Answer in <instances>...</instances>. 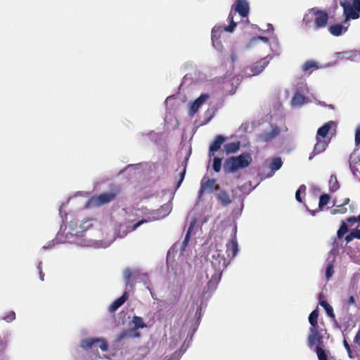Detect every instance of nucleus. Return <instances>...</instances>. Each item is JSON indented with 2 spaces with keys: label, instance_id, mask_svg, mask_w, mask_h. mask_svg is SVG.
Returning <instances> with one entry per match:
<instances>
[{
  "label": "nucleus",
  "instance_id": "4",
  "mask_svg": "<svg viewBox=\"0 0 360 360\" xmlns=\"http://www.w3.org/2000/svg\"><path fill=\"white\" fill-rule=\"evenodd\" d=\"M120 192V189L118 187H115L109 192H104L100 195L92 196L89 200V204L91 207H101L115 200Z\"/></svg>",
  "mask_w": 360,
  "mask_h": 360
},
{
  "label": "nucleus",
  "instance_id": "33",
  "mask_svg": "<svg viewBox=\"0 0 360 360\" xmlns=\"http://www.w3.org/2000/svg\"><path fill=\"white\" fill-rule=\"evenodd\" d=\"M330 200V196L328 194H322L320 195L319 202V210H323L325 205H326Z\"/></svg>",
  "mask_w": 360,
  "mask_h": 360
},
{
  "label": "nucleus",
  "instance_id": "45",
  "mask_svg": "<svg viewBox=\"0 0 360 360\" xmlns=\"http://www.w3.org/2000/svg\"><path fill=\"white\" fill-rule=\"evenodd\" d=\"M15 319V314L13 311H9L4 317V319L7 322L13 321Z\"/></svg>",
  "mask_w": 360,
  "mask_h": 360
},
{
  "label": "nucleus",
  "instance_id": "13",
  "mask_svg": "<svg viewBox=\"0 0 360 360\" xmlns=\"http://www.w3.org/2000/svg\"><path fill=\"white\" fill-rule=\"evenodd\" d=\"M316 143L314 145L313 151L309 155V160H311L315 155L323 152L326 149L329 143V141L324 139L316 138Z\"/></svg>",
  "mask_w": 360,
  "mask_h": 360
},
{
  "label": "nucleus",
  "instance_id": "1",
  "mask_svg": "<svg viewBox=\"0 0 360 360\" xmlns=\"http://www.w3.org/2000/svg\"><path fill=\"white\" fill-rule=\"evenodd\" d=\"M319 311L314 310L309 316V322L311 325L309 333L307 336V345L310 349L316 345L323 343L324 335L326 334V329L322 328L318 324Z\"/></svg>",
  "mask_w": 360,
  "mask_h": 360
},
{
  "label": "nucleus",
  "instance_id": "18",
  "mask_svg": "<svg viewBox=\"0 0 360 360\" xmlns=\"http://www.w3.org/2000/svg\"><path fill=\"white\" fill-rule=\"evenodd\" d=\"M225 141V137L222 135H218L216 136L214 141L211 143L209 148V155L211 157L214 155V153L219 150Z\"/></svg>",
  "mask_w": 360,
  "mask_h": 360
},
{
  "label": "nucleus",
  "instance_id": "44",
  "mask_svg": "<svg viewBox=\"0 0 360 360\" xmlns=\"http://www.w3.org/2000/svg\"><path fill=\"white\" fill-rule=\"evenodd\" d=\"M355 146L356 147L360 146V125L358 126L355 131Z\"/></svg>",
  "mask_w": 360,
  "mask_h": 360
},
{
  "label": "nucleus",
  "instance_id": "27",
  "mask_svg": "<svg viewBox=\"0 0 360 360\" xmlns=\"http://www.w3.org/2000/svg\"><path fill=\"white\" fill-rule=\"evenodd\" d=\"M132 323L134 324V328L132 329L134 330V333H136L135 331L137 329L146 327V325L144 323L143 319L140 316H134L132 319Z\"/></svg>",
  "mask_w": 360,
  "mask_h": 360
},
{
  "label": "nucleus",
  "instance_id": "8",
  "mask_svg": "<svg viewBox=\"0 0 360 360\" xmlns=\"http://www.w3.org/2000/svg\"><path fill=\"white\" fill-rule=\"evenodd\" d=\"M349 198H346L344 199L343 202L341 204L338 205L336 201H333V208L330 210V214L333 215L335 214H345L347 212V208L346 205H349V210L352 212L354 211L355 207L353 204H350Z\"/></svg>",
  "mask_w": 360,
  "mask_h": 360
},
{
  "label": "nucleus",
  "instance_id": "30",
  "mask_svg": "<svg viewBox=\"0 0 360 360\" xmlns=\"http://www.w3.org/2000/svg\"><path fill=\"white\" fill-rule=\"evenodd\" d=\"M320 305L324 308V309L326 310V314H328V316L330 318H332L333 319H335V314L333 312V307L328 303L327 301L326 300H322V301H320L319 302Z\"/></svg>",
  "mask_w": 360,
  "mask_h": 360
},
{
  "label": "nucleus",
  "instance_id": "20",
  "mask_svg": "<svg viewBox=\"0 0 360 360\" xmlns=\"http://www.w3.org/2000/svg\"><path fill=\"white\" fill-rule=\"evenodd\" d=\"M333 124H335V122L333 121H330L324 124L320 128H319V129L317 130L316 138L326 139L332 125Z\"/></svg>",
  "mask_w": 360,
  "mask_h": 360
},
{
  "label": "nucleus",
  "instance_id": "19",
  "mask_svg": "<svg viewBox=\"0 0 360 360\" xmlns=\"http://www.w3.org/2000/svg\"><path fill=\"white\" fill-rule=\"evenodd\" d=\"M129 294L127 292H124L122 295L115 300L109 307L108 311L110 312L115 311L118 308H120L128 299Z\"/></svg>",
  "mask_w": 360,
  "mask_h": 360
},
{
  "label": "nucleus",
  "instance_id": "34",
  "mask_svg": "<svg viewBox=\"0 0 360 360\" xmlns=\"http://www.w3.org/2000/svg\"><path fill=\"white\" fill-rule=\"evenodd\" d=\"M306 97L300 93L294 95L292 102L294 105H302L305 103Z\"/></svg>",
  "mask_w": 360,
  "mask_h": 360
},
{
  "label": "nucleus",
  "instance_id": "54",
  "mask_svg": "<svg viewBox=\"0 0 360 360\" xmlns=\"http://www.w3.org/2000/svg\"><path fill=\"white\" fill-rule=\"evenodd\" d=\"M189 240H190L189 236H186L185 238H184V240L183 241L182 245L184 247H186L188 245V243Z\"/></svg>",
  "mask_w": 360,
  "mask_h": 360
},
{
  "label": "nucleus",
  "instance_id": "43",
  "mask_svg": "<svg viewBox=\"0 0 360 360\" xmlns=\"http://www.w3.org/2000/svg\"><path fill=\"white\" fill-rule=\"evenodd\" d=\"M305 191H306V186L304 185H301L300 186V188L297 189V191H296L295 198L298 202H302V200L300 196V193H305Z\"/></svg>",
  "mask_w": 360,
  "mask_h": 360
},
{
  "label": "nucleus",
  "instance_id": "57",
  "mask_svg": "<svg viewBox=\"0 0 360 360\" xmlns=\"http://www.w3.org/2000/svg\"><path fill=\"white\" fill-rule=\"evenodd\" d=\"M309 212H311V215L314 216L316 211V210H309Z\"/></svg>",
  "mask_w": 360,
  "mask_h": 360
},
{
  "label": "nucleus",
  "instance_id": "38",
  "mask_svg": "<svg viewBox=\"0 0 360 360\" xmlns=\"http://www.w3.org/2000/svg\"><path fill=\"white\" fill-rule=\"evenodd\" d=\"M357 165H360V158H358L356 161L352 160L351 158L349 160V167L354 175H356V172L359 171Z\"/></svg>",
  "mask_w": 360,
  "mask_h": 360
},
{
  "label": "nucleus",
  "instance_id": "17",
  "mask_svg": "<svg viewBox=\"0 0 360 360\" xmlns=\"http://www.w3.org/2000/svg\"><path fill=\"white\" fill-rule=\"evenodd\" d=\"M249 5L245 0H237L235 11L242 17H246L249 13Z\"/></svg>",
  "mask_w": 360,
  "mask_h": 360
},
{
  "label": "nucleus",
  "instance_id": "36",
  "mask_svg": "<svg viewBox=\"0 0 360 360\" xmlns=\"http://www.w3.org/2000/svg\"><path fill=\"white\" fill-rule=\"evenodd\" d=\"M348 232V227L345 222L342 221L340 224V227L337 232V236L338 238H342L345 233Z\"/></svg>",
  "mask_w": 360,
  "mask_h": 360
},
{
  "label": "nucleus",
  "instance_id": "29",
  "mask_svg": "<svg viewBox=\"0 0 360 360\" xmlns=\"http://www.w3.org/2000/svg\"><path fill=\"white\" fill-rule=\"evenodd\" d=\"M93 219H86L84 220L79 225V228L81 229V231H77L75 234L79 235L80 233L84 232L86 230H88L89 228L93 226L92 221Z\"/></svg>",
  "mask_w": 360,
  "mask_h": 360
},
{
  "label": "nucleus",
  "instance_id": "3",
  "mask_svg": "<svg viewBox=\"0 0 360 360\" xmlns=\"http://www.w3.org/2000/svg\"><path fill=\"white\" fill-rule=\"evenodd\" d=\"M213 260L212 261V266L214 268L216 273L212 276L208 285L217 284L221 278V271L224 269L227 264L229 263L228 259L225 258L224 255H221V250H217V254L213 255Z\"/></svg>",
  "mask_w": 360,
  "mask_h": 360
},
{
  "label": "nucleus",
  "instance_id": "55",
  "mask_svg": "<svg viewBox=\"0 0 360 360\" xmlns=\"http://www.w3.org/2000/svg\"><path fill=\"white\" fill-rule=\"evenodd\" d=\"M354 303H355L354 297L353 296H350L347 301V304L349 305H352V304H354Z\"/></svg>",
  "mask_w": 360,
  "mask_h": 360
},
{
  "label": "nucleus",
  "instance_id": "14",
  "mask_svg": "<svg viewBox=\"0 0 360 360\" xmlns=\"http://www.w3.org/2000/svg\"><path fill=\"white\" fill-rule=\"evenodd\" d=\"M220 27H214L212 30V41L214 48L219 51H221L223 48L222 43L220 40V34L221 32Z\"/></svg>",
  "mask_w": 360,
  "mask_h": 360
},
{
  "label": "nucleus",
  "instance_id": "24",
  "mask_svg": "<svg viewBox=\"0 0 360 360\" xmlns=\"http://www.w3.org/2000/svg\"><path fill=\"white\" fill-rule=\"evenodd\" d=\"M240 141L231 142V143H226L224 146V149H225L226 154L235 153L240 149Z\"/></svg>",
  "mask_w": 360,
  "mask_h": 360
},
{
  "label": "nucleus",
  "instance_id": "39",
  "mask_svg": "<svg viewBox=\"0 0 360 360\" xmlns=\"http://www.w3.org/2000/svg\"><path fill=\"white\" fill-rule=\"evenodd\" d=\"M212 167L215 172H219L221 168V159L218 157H214L213 159Z\"/></svg>",
  "mask_w": 360,
  "mask_h": 360
},
{
  "label": "nucleus",
  "instance_id": "6",
  "mask_svg": "<svg viewBox=\"0 0 360 360\" xmlns=\"http://www.w3.org/2000/svg\"><path fill=\"white\" fill-rule=\"evenodd\" d=\"M80 345L84 349H89L94 347H99L103 352L108 349L107 342L105 340L99 338H87L82 340Z\"/></svg>",
  "mask_w": 360,
  "mask_h": 360
},
{
  "label": "nucleus",
  "instance_id": "12",
  "mask_svg": "<svg viewBox=\"0 0 360 360\" xmlns=\"http://www.w3.org/2000/svg\"><path fill=\"white\" fill-rule=\"evenodd\" d=\"M313 349H314L319 360H340L330 356V351L324 349L323 343L316 345Z\"/></svg>",
  "mask_w": 360,
  "mask_h": 360
},
{
  "label": "nucleus",
  "instance_id": "16",
  "mask_svg": "<svg viewBox=\"0 0 360 360\" xmlns=\"http://www.w3.org/2000/svg\"><path fill=\"white\" fill-rule=\"evenodd\" d=\"M238 252V245L236 238L234 237L226 244V254L229 259L235 257Z\"/></svg>",
  "mask_w": 360,
  "mask_h": 360
},
{
  "label": "nucleus",
  "instance_id": "50",
  "mask_svg": "<svg viewBox=\"0 0 360 360\" xmlns=\"http://www.w3.org/2000/svg\"><path fill=\"white\" fill-rule=\"evenodd\" d=\"M230 57H231V63H234L238 59L237 53L236 51H233L231 53Z\"/></svg>",
  "mask_w": 360,
  "mask_h": 360
},
{
  "label": "nucleus",
  "instance_id": "31",
  "mask_svg": "<svg viewBox=\"0 0 360 360\" xmlns=\"http://www.w3.org/2000/svg\"><path fill=\"white\" fill-rule=\"evenodd\" d=\"M139 337V333H136L135 335H134V330H123L122 331L120 335H118L117 337V340L119 341L126 338H128V337Z\"/></svg>",
  "mask_w": 360,
  "mask_h": 360
},
{
  "label": "nucleus",
  "instance_id": "49",
  "mask_svg": "<svg viewBox=\"0 0 360 360\" xmlns=\"http://www.w3.org/2000/svg\"><path fill=\"white\" fill-rule=\"evenodd\" d=\"M257 40H261L265 43H269V39L268 37H262V36H259V37H254L252 39V41H257Z\"/></svg>",
  "mask_w": 360,
  "mask_h": 360
},
{
  "label": "nucleus",
  "instance_id": "5",
  "mask_svg": "<svg viewBox=\"0 0 360 360\" xmlns=\"http://www.w3.org/2000/svg\"><path fill=\"white\" fill-rule=\"evenodd\" d=\"M340 5L343 8L346 20L359 18L360 0H340Z\"/></svg>",
  "mask_w": 360,
  "mask_h": 360
},
{
  "label": "nucleus",
  "instance_id": "11",
  "mask_svg": "<svg viewBox=\"0 0 360 360\" xmlns=\"http://www.w3.org/2000/svg\"><path fill=\"white\" fill-rule=\"evenodd\" d=\"M219 185L216 184V180L214 179H207L204 181L203 179L201 181L200 188L198 192L199 198H201L203 195L204 192L208 190L209 191H212L213 190H219Z\"/></svg>",
  "mask_w": 360,
  "mask_h": 360
},
{
  "label": "nucleus",
  "instance_id": "32",
  "mask_svg": "<svg viewBox=\"0 0 360 360\" xmlns=\"http://www.w3.org/2000/svg\"><path fill=\"white\" fill-rule=\"evenodd\" d=\"M283 165V162L281 158L276 157L272 159L270 163V168L272 171L278 170Z\"/></svg>",
  "mask_w": 360,
  "mask_h": 360
},
{
  "label": "nucleus",
  "instance_id": "9",
  "mask_svg": "<svg viewBox=\"0 0 360 360\" xmlns=\"http://www.w3.org/2000/svg\"><path fill=\"white\" fill-rule=\"evenodd\" d=\"M268 63L269 62L266 58H262L252 65L247 67L245 70V72L249 77L257 75L264 70Z\"/></svg>",
  "mask_w": 360,
  "mask_h": 360
},
{
  "label": "nucleus",
  "instance_id": "51",
  "mask_svg": "<svg viewBox=\"0 0 360 360\" xmlns=\"http://www.w3.org/2000/svg\"><path fill=\"white\" fill-rule=\"evenodd\" d=\"M354 341L356 344L360 345V330L356 333Z\"/></svg>",
  "mask_w": 360,
  "mask_h": 360
},
{
  "label": "nucleus",
  "instance_id": "52",
  "mask_svg": "<svg viewBox=\"0 0 360 360\" xmlns=\"http://www.w3.org/2000/svg\"><path fill=\"white\" fill-rule=\"evenodd\" d=\"M347 221L349 224H354L357 222L356 217H350L347 219Z\"/></svg>",
  "mask_w": 360,
  "mask_h": 360
},
{
  "label": "nucleus",
  "instance_id": "56",
  "mask_svg": "<svg viewBox=\"0 0 360 360\" xmlns=\"http://www.w3.org/2000/svg\"><path fill=\"white\" fill-rule=\"evenodd\" d=\"M77 226V221H71L70 223V226L72 229H74V227Z\"/></svg>",
  "mask_w": 360,
  "mask_h": 360
},
{
  "label": "nucleus",
  "instance_id": "10",
  "mask_svg": "<svg viewBox=\"0 0 360 360\" xmlns=\"http://www.w3.org/2000/svg\"><path fill=\"white\" fill-rule=\"evenodd\" d=\"M281 133L279 127L274 126L271 131H263L259 136L258 140L261 142H269L276 138Z\"/></svg>",
  "mask_w": 360,
  "mask_h": 360
},
{
  "label": "nucleus",
  "instance_id": "7",
  "mask_svg": "<svg viewBox=\"0 0 360 360\" xmlns=\"http://www.w3.org/2000/svg\"><path fill=\"white\" fill-rule=\"evenodd\" d=\"M309 13L314 16L316 27L321 28L326 26L328 20V14L326 11L313 8L310 10Z\"/></svg>",
  "mask_w": 360,
  "mask_h": 360
},
{
  "label": "nucleus",
  "instance_id": "21",
  "mask_svg": "<svg viewBox=\"0 0 360 360\" xmlns=\"http://www.w3.org/2000/svg\"><path fill=\"white\" fill-rule=\"evenodd\" d=\"M319 68V66L318 63L314 60H307L303 64L302 67V71L305 73H308L309 75H310L312 71Z\"/></svg>",
  "mask_w": 360,
  "mask_h": 360
},
{
  "label": "nucleus",
  "instance_id": "40",
  "mask_svg": "<svg viewBox=\"0 0 360 360\" xmlns=\"http://www.w3.org/2000/svg\"><path fill=\"white\" fill-rule=\"evenodd\" d=\"M124 282L126 283V285H128L130 283V278L132 276V271L131 269L129 268H127L125 269V270L124 271Z\"/></svg>",
  "mask_w": 360,
  "mask_h": 360
},
{
  "label": "nucleus",
  "instance_id": "26",
  "mask_svg": "<svg viewBox=\"0 0 360 360\" xmlns=\"http://www.w3.org/2000/svg\"><path fill=\"white\" fill-rule=\"evenodd\" d=\"M217 200L219 201V202L223 206H227V205H229L231 202V200L230 199V197H229V194L227 193V192L224 191H221L218 194Z\"/></svg>",
  "mask_w": 360,
  "mask_h": 360
},
{
  "label": "nucleus",
  "instance_id": "35",
  "mask_svg": "<svg viewBox=\"0 0 360 360\" xmlns=\"http://www.w3.org/2000/svg\"><path fill=\"white\" fill-rule=\"evenodd\" d=\"M228 20L230 22V25L224 27V30L229 32H232L236 27V22L233 21V15L232 11L230 12L228 16Z\"/></svg>",
  "mask_w": 360,
  "mask_h": 360
},
{
  "label": "nucleus",
  "instance_id": "15",
  "mask_svg": "<svg viewBox=\"0 0 360 360\" xmlns=\"http://www.w3.org/2000/svg\"><path fill=\"white\" fill-rule=\"evenodd\" d=\"M210 98L208 94H201L197 99H195L191 104L190 108V114L193 115L196 113L200 105Z\"/></svg>",
  "mask_w": 360,
  "mask_h": 360
},
{
  "label": "nucleus",
  "instance_id": "48",
  "mask_svg": "<svg viewBox=\"0 0 360 360\" xmlns=\"http://www.w3.org/2000/svg\"><path fill=\"white\" fill-rule=\"evenodd\" d=\"M41 265H42V263L41 262H39V264L37 265V269L39 270V274L40 280L41 281H44V274L42 271V266H41Z\"/></svg>",
  "mask_w": 360,
  "mask_h": 360
},
{
  "label": "nucleus",
  "instance_id": "23",
  "mask_svg": "<svg viewBox=\"0 0 360 360\" xmlns=\"http://www.w3.org/2000/svg\"><path fill=\"white\" fill-rule=\"evenodd\" d=\"M347 30V27H344L341 24H335L330 26L329 32L330 33L335 37H338L341 35L343 32H345Z\"/></svg>",
  "mask_w": 360,
  "mask_h": 360
},
{
  "label": "nucleus",
  "instance_id": "47",
  "mask_svg": "<svg viewBox=\"0 0 360 360\" xmlns=\"http://www.w3.org/2000/svg\"><path fill=\"white\" fill-rule=\"evenodd\" d=\"M343 344H344V346L348 353V356L352 359L353 358V356H352V352L351 350V348H350V346L349 345V343L347 342L346 340H344L343 341Z\"/></svg>",
  "mask_w": 360,
  "mask_h": 360
},
{
  "label": "nucleus",
  "instance_id": "58",
  "mask_svg": "<svg viewBox=\"0 0 360 360\" xmlns=\"http://www.w3.org/2000/svg\"><path fill=\"white\" fill-rule=\"evenodd\" d=\"M357 222H360V215L356 217Z\"/></svg>",
  "mask_w": 360,
  "mask_h": 360
},
{
  "label": "nucleus",
  "instance_id": "28",
  "mask_svg": "<svg viewBox=\"0 0 360 360\" xmlns=\"http://www.w3.org/2000/svg\"><path fill=\"white\" fill-rule=\"evenodd\" d=\"M340 188V184L338 181L337 176L332 174L329 179V191L331 193L336 191Z\"/></svg>",
  "mask_w": 360,
  "mask_h": 360
},
{
  "label": "nucleus",
  "instance_id": "42",
  "mask_svg": "<svg viewBox=\"0 0 360 360\" xmlns=\"http://www.w3.org/2000/svg\"><path fill=\"white\" fill-rule=\"evenodd\" d=\"M334 274L333 265L332 264H328L326 266V277L328 281Z\"/></svg>",
  "mask_w": 360,
  "mask_h": 360
},
{
  "label": "nucleus",
  "instance_id": "22",
  "mask_svg": "<svg viewBox=\"0 0 360 360\" xmlns=\"http://www.w3.org/2000/svg\"><path fill=\"white\" fill-rule=\"evenodd\" d=\"M188 160V157H186L181 163V167L182 168L179 174V179L176 182V190L180 187L181 183L183 182L184 179L186 172Z\"/></svg>",
  "mask_w": 360,
  "mask_h": 360
},
{
  "label": "nucleus",
  "instance_id": "2",
  "mask_svg": "<svg viewBox=\"0 0 360 360\" xmlns=\"http://www.w3.org/2000/svg\"><path fill=\"white\" fill-rule=\"evenodd\" d=\"M252 158L250 153L245 152L238 156L227 158L224 163V169L226 173H233L240 169L246 168L252 163Z\"/></svg>",
  "mask_w": 360,
  "mask_h": 360
},
{
  "label": "nucleus",
  "instance_id": "37",
  "mask_svg": "<svg viewBox=\"0 0 360 360\" xmlns=\"http://www.w3.org/2000/svg\"><path fill=\"white\" fill-rule=\"evenodd\" d=\"M354 53L352 51H344L340 52L337 53L338 59L343 60V59H352L354 57Z\"/></svg>",
  "mask_w": 360,
  "mask_h": 360
},
{
  "label": "nucleus",
  "instance_id": "53",
  "mask_svg": "<svg viewBox=\"0 0 360 360\" xmlns=\"http://www.w3.org/2000/svg\"><path fill=\"white\" fill-rule=\"evenodd\" d=\"M193 229V224H191L188 229L186 236H189V237H191V234Z\"/></svg>",
  "mask_w": 360,
  "mask_h": 360
},
{
  "label": "nucleus",
  "instance_id": "41",
  "mask_svg": "<svg viewBox=\"0 0 360 360\" xmlns=\"http://www.w3.org/2000/svg\"><path fill=\"white\" fill-rule=\"evenodd\" d=\"M171 210L172 207L169 204H165L161 207L160 209L158 210V211L160 213H162V217H165L167 216L171 212Z\"/></svg>",
  "mask_w": 360,
  "mask_h": 360
},
{
  "label": "nucleus",
  "instance_id": "25",
  "mask_svg": "<svg viewBox=\"0 0 360 360\" xmlns=\"http://www.w3.org/2000/svg\"><path fill=\"white\" fill-rule=\"evenodd\" d=\"M354 239L360 240V228L359 225H358L355 229H352L349 234H347L345 237V240L347 243H349L352 241Z\"/></svg>",
  "mask_w": 360,
  "mask_h": 360
},
{
  "label": "nucleus",
  "instance_id": "46",
  "mask_svg": "<svg viewBox=\"0 0 360 360\" xmlns=\"http://www.w3.org/2000/svg\"><path fill=\"white\" fill-rule=\"evenodd\" d=\"M148 220L146 219H141L140 221H139L138 222L135 223L131 228H130V231H133L134 230H136L138 227H139L141 225H142L143 224L147 222Z\"/></svg>",
  "mask_w": 360,
  "mask_h": 360
}]
</instances>
